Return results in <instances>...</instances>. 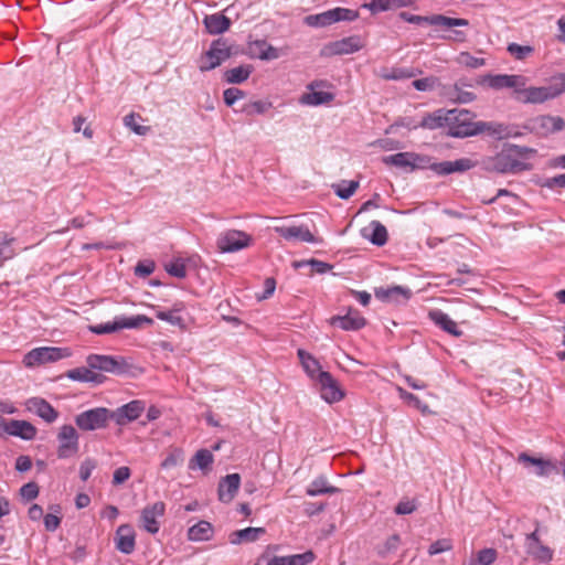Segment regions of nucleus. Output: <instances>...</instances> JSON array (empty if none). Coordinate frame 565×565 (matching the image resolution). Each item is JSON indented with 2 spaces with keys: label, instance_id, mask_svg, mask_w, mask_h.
<instances>
[{
  "label": "nucleus",
  "instance_id": "dca6fc26",
  "mask_svg": "<svg viewBox=\"0 0 565 565\" xmlns=\"http://www.w3.org/2000/svg\"><path fill=\"white\" fill-rule=\"evenodd\" d=\"M526 553L535 561L548 563L553 558V551L548 546L542 544L536 529L525 537Z\"/></svg>",
  "mask_w": 565,
  "mask_h": 565
},
{
  "label": "nucleus",
  "instance_id": "49530a36",
  "mask_svg": "<svg viewBox=\"0 0 565 565\" xmlns=\"http://www.w3.org/2000/svg\"><path fill=\"white\" fill-rule=\"evenodd\" d=\"M508 53L515 60L525 61L534 53V47L531 45H520L518 43H510L507 47Z\"/></svg>",
  "mask_w": 565,
  "mask_h": 565
},
{
  "label": "nucleus",
  "instance_id": "5fc2aeb1",
  "mask_svg": "<svg viewBox=\"0 0 565 565\" xmlns=\"http://www.w3.org/2000/svg\"><path fill=\"white\" fill-rule=\"evenodd\" d=\"M550 94H553V98L557 97L565 92V74H558L551 78L550 84L546 86Z\"/></svg>",
  "mask_w": 565,
  "mask_h": 565
},
{
  "label": "nucleus",
  "instance_id": "393cba45",
  "mask_svg": "<svg viewBox=\"0 0 565 565\" xmlns=\"http://www.w3.org/2000/svg\"><path fill=\"white\" fill-rule=\"evenodd\" d=\"M241 484V477L238 473L227 475L218 484V498L223 502L233 500L235 493L238 491Z\"/></svg>",
  "mask_w": 565,
  "mask_h": 565
},
{
  "label": "nucleus",
  "instance_id": "8fccbe9b",
  "mask_svg": "<svg viewBox=\"0 0 565 565\" xmlns=\"http://www.w3.org/2000/svg\"><path fill=\"white\" fill-rule=\"evenodd\" d=\"M53 512L43 515L44 526L46 531L54 532L61 524V507L52 505L50 508Z\"/></svg>",
  "mask_w": 565,
  "mask_h": 565
},
{
  "label": "nucleus",
  "instance_id": "ddd939ff",
  "mask_svg": "<svg viewBox=\"0 0 565 565\" xmlns=\"http://www.w3.org/2000/svg\"><path fill=\"white\" fill-rule=\"evenodd\" d=\"M315 383L320 392L321 398L329 404L340 402L344 397V392L329 372L320 373L319 380Z\"/></svg>",
  "mask_w": 565,
  "mask_h": 565
},
{
  "label": "nucleus",
  "instance_id": "bb28decb",
  "mask_svg": "<svg viewBox=\"0 0 565 565\" xmlns=\"http://www.w3.org/2000/svg\"><path fill=\"white\" fill-rule=\"evenodd\" d=\"M266 533L264 527H246L237 530L228 535V541L233 545H239L243 543L256 542L262 535Z\"/></svg>",
  "mask_w": 565,
  "mask_h": 565
},
{
  "label": "nucleus",
  "instance_id": "052dcab7",
  "mask_svg": "<svg viewBox=\"0 0 565 565\" xmlns=\"http://www.w3.org/2000/svg\"><path fill=\"white\" fill-rule=\"evenodd\" d=\"M244 96H245L244 92L242 89L235 88V87L227 88L223 93L224 103L227 106H233L235 104V102L244 98Z\"/></svg>",
  "mask_w": 565,
  "mask_h": 565
},
{
  "label": "nucleus",
  "instance_id": "6ab92c4d",
  "mask_svg": "<svg viewBox=\"0 0 565 565\" xmlns=\"http://www.w3.org/2000/svg\"><path fill=\"white\" fill-rule=\"evenodd\" d=\"M362 47L360 39L356 36L344 38L329 43L323 49L324 55H347L359 51Z\"/></svg>",
  "mask_w": 565,
  "mask_h": 565
},
{
  "label": "nucleus",
  "instance_id": "473e14b6",
  "mask_svg": "<svg viewBox=\"0 0 565 565\" xmlns=\"http://www.w3.org/2000/svg\"><path fill=\"white\" fill-rule=\"evenodd\" d=\"M340 490L337 487L329 484L326 477L320 476L315 479L306 490L307 495L317 497L321 494H333Z\"/></svg>",
  "mask_w": 565,
  "mask_h": 565
},
{
  "label": "nucleus",
  "instance_id": "9b49d317",
  "mask_svg": "<svg viewBox=\"0 0 565 565\" xmlns=\"http://www.w3.org/2000/svg\"><path fill=\"white\" fill-rule=\"evenodd\" d=\"M58 448L57 456L61 459L68 458L77 454L78 446V434L72 425H63L60 428L58 435Z\"/></svg>",
  "mask_w": 565,
  "mask_h": 565
},
{
  "label": "nucleus",
  "instance_id": "7ed1b4c3",
  "mask_svg": "<svg viewBox=\"0 0 565 565\" xmlns=\"http://www.w3.org/2000/svg\"><path fill=\"white\" fill-rule=\"evenodd\" d=\"M387 166H395L402 169H430L440 175L454 172H465L473 168V162L468 158H461L455 161L433 162L430 157L415 152H398L383 158Z\"/></svg>",
  "mask_w": 565,
  "mask_h": 565
},
{
  "label": "nucleus",
  "instance_id": "c85d7f7f",
  "mask_svg": "<svg viewBox=\"0 0 565 565\" xmlns=\"http://www.w3.org/2000/svg\"><path fill=\"white\" fill-rule=\"evenodd\" d=\"M203 24L210 34H222L231 26V20L221 13L206 15Z\"/></svg>",
  "mask_w": 565,
  "mask_h": 565
},
{
  "label": "nucleus",
  "instance_id": "c03bdc74",
  "mask_svg": "<svg viewBox=\"0 0 565 565\" xmlns=\"http://www.w3.org/2000/svg\"><path fill=\"white\" fill-rule=\"evenodd\" d=\"M497 551L494 548H483L477 553L475 558H471L463 565H491L497 559Z\"/></svg>",
  "mask_w": 565,
  "mask_h": 565
},
{
  "label": "nucleus",
  "instance_id": "603ef678",
  "mask_svg": "<svg viewBox=\"0 0 565 565\" xmlns=\"http://www.w3.org/2000/svg\"><path fill=\"white\" fill-rule=\"evenodd\" d=\"M141 119L139 115L129 114L124 117V124L126 127L131 129L135 134L139 136H145L150 130L149 127L142 126L138 124V120Z\"/></svg>",
  "mask_w": 565,
  "mask_h": 565
},
{
  "label": "nucleus",
  "instance_id": "de8ad7c7",
  "mask_svg": "<svg viewBox=\"0 0 565 565\" xmlns=\"http://www.w3.org/2000/svg\"><path fill=\"white\" fill-rule=\"evenodd\" d=\"M401 544V536L393 534L385 540V542L376 547V553L381 557H386L388 554L395 552Z\"/></svg>",
  "mask_w": 565,
  "mask_h": 565
},
{
  "label": "nucleus",
  "instance_id": "7c9ffc66",
  "mask_svg": "<svg viewBox=\"0 0 565 565\" xmlns=\"http://www.w3.org/2000/svg\"><path fill=\"white\" fill-rule=\"evenodd\" d=\"M415 0H372L363 7L367 8L372 13L394 10L403 7L412 6Z\"/></svg>",
  "mask_w": 565,
  "mask_h": 565
},
{
  "label": "nucleus",
  "instance_id": "774afa93",
  "mask_svg": "<svg viewBox=\"0 0 565 565\" xmlns=\"http://www.w3.org/2000/svg\"><path fill=\"white\" fill-rule=\"evenodd\" d=\"M154 270L153 262H139L135 268V274L139 277H147Z\"/></svg>",
  "mask_w": 565,
  "mask_h": 565
},
{
  "label": "nucleus",
  "instance_id": "bf43d9fd",
  "mask_svg": "<svg viewBox=\"0 0 565 565\" xmlns=\"http://www.w3.org/2000/svg\"><path fill=\"white\" fill-rule=\"evenodd\" d=\"M262 47L258 57L260 60H276L279 57V52L276 47L268 45L266 42H256Z\"/></svg>",
  "mask_w": 565,
  "mask_h": 565
},
{
  "label": "nucleus",
  "instance_id": "0e129e2a",
  "mask_svg": "<svg viewBox=\"0 0 565 565\" xmlns=\"http://www.w3.org/2000/svg\"><path fill=\"white\" fill-rule=\"evenodd\" d=\"M452 548L451 542L447 539L437 540L428 548L429 555H436Z\"/></svg>",
  "mask_w": 565,
  "mask_h": 565
},
{
  "label": "nucleus",
  "instance_id": "6e6552de",
  "mask_svg": "<svg viewBox=\"0 0 565 565\" xmlns=\"http://www.w3.org/2000/svg\"><path fill=\"white\" fill-rule=\"evenodd\" d=\"M231 56V50L226 42L218 39L212 42L210 49L200 57L199 68L201 72L211 71L220 66Z\"/></svg>",
  "mask_w": 565,
  "mask_h": 565
},
{
  "label": "nucleus",
  "instance_id": "6e6d98bb",
  "mask_svg": "<svg viewBox=\"0 0 565 565\" xmlns=\"http://www.w3.org/2000/svg\"><path fill=\"white\" fill-rule=\"evenodd\" d=\"M398 393L401 398H403L409 405H413L417 409L422 411L423 413H425L428 409V406L423 404L422 401L416 395L405 391L402 387H398Z\"/></svg>",
  "mask_w": 565,
  "mask_h": 565
},
{
  "label": "nucleus",
  "instance_id": "864d4df0",
  "mask_svg": "<svg viewBox=\"0 0 565 565\" xmlns=\"http://www.w3.org/2000/svg\"><path fill=\"white\" fill-rule=\"evenodd\" d=\"M555 471H557V466L552 460L540 458L537 465L534 466V473L539 477H547Z\"/></svg>",
  "mask_w": 565,
  "mask_h": 565
},
{
  "label": "nucleus",
  "instance_id": "20e7f679",
  "mask_svg": "<svg viewBox=\"0 0 565 565\" xmlns=\"http://www.w3.org/2000/svg\"><path fill=\"white\" fill-rule=\"evenodd\" d=\"M525 149L518 146L503 148L499 153L486 160L487 170L499 173H516L527 169L523 161Z\"/></svg>",
  "mask_w": 565,
  "mask_h": 565
},
{
  "label": "nucleus",
  "instance_id": "4c0bfd02",
  "mask_svg": "<svg viewBox=\"0 0 565 565\" xmlns=\"http://www.w3.org/2000/svg\"><path fill=\"white\" fill-rule=\"evenodd\" d=\"M447 96L451 100L460 104L471 103L476 98L475 93L463 89L459 84H455L454 86L449 87L447 90Z\"/></svg>",
  "mask_w": 565,
  "mask_h": 565
},
{
  "label": "nucleus",
  "instance_id": "a19ab883",
  "mask_svg": "<svg viewBox=\"0 0 565 565\" xmlns=\"http://www.w3.org/2000/svg\"><path fill=\"white\" fill-rule=\"evenodd\" d=\"M375 296L383 300H396L399 296L408 299L411 296L409 289H405L401 286H394L387 289H379L375 291Z\"/></svg>",
  "mask_w": 565,
  "mask_h": 565
},
{
  "label": "nucleus",
  "instance_id": "4468645a",
  "mask_svg": "<svg viewBox=\"0 0 565 565\" xmlns=\"http://www.w3.org/2000/svg\"><path fill=\"white\" fill-rule=\"evenodd\" d=\"M250 236L242 231L231 230L221 234L217 238V247L223 253H233L247 247Z\"/></svg>",
  "mask_w": 565,
  "mask_h": 565
},
{
  "label": "nucleus",
  "instance_id": "f3484780",
  "mask_svg": "<svg viewBox=\"0 0 565 565\" xmlns=\"http://www.w3.org/2000/svg\"><path fill=\"white\" fill-rule=\"evenodd\" d=\"M143 411L145 403L142 401L136 399L118 407L115 412H110V414L111 419H114L117 425L124 426L137 419Z\"/></svg>",
  "mask_w": 565,
  "mask_h": 565
},
{
  "label": "nucleus",
  "instance_id": "a211bd4d",
  "mask_svg": "<svg viewBox=\"0 0 565 565\" xmlns=\"http://www.w3.org/2000/svg\"><path fill=\"white\" fill-rule=\"evenodd\" d=\"M365 319L356 309H349L344 316H335L330 319V323L334 328L345 331H356L365 326Z\"/></svg>",
  "mask_w": 565,
  "mask_h": 565
},
{
  "label": "nucleus",
  "instance_id": "e2e57ef3",
  "mask_svg": "<svg viewBox=\"0 0 565 565\" xmlns=\"http://www.w3.org/2000/svg\"><path fill=\"white\" fill-rule=\"evenodd\" d=\"M20 494L26 501L34 500L39 495V486L33 481L28 482L21 487Z\"/></svg>",
  "mask_w": 565,
  "mask_h": 565
},
{
  "label": "nucleus",
  "instance_id": "ea45409f",
  "mask_svg": "<svg viewBox=\"0 0 565 565\" xmlns=\"http://www.w3.org/2000/svg\"><path fill=\"white\" fill-rule=\"evenodd\" d=\"M188 259L175 257L164 265L167 273L177 278H184L188 274L186 265Z\"/></svg>",
  "mask_w": 565,
  "mask_h": 565
},
{
  "label": "nucleus",
  "instance_id": "a878e982",
  "mask_svg": "<svg viewBox=\"0 0 565 565\" xmlns=\"http://www.w3.org/2000/svg\"><path fill=\"white\" fill-rule=\"evenodd\" d=\"M315 558V553L312 551H307L301 554L274 556L268 559L266 565H308L311 564Z\"/></svg>",
  "mask_w": 565,
  "mask_h": 565
},
{
  "label": "nucleus",
  "instance_id": "09e8293b",
  "mask_svg": "<svg viewBox=\"0 0 565 565\" xmlns=\"http://www.w3.org/2000/svg\"><path fill=\"white\" fill-rule=\"evenodd\" d=\"M63 355H24L23 364L26 367H35L46 363L56 362Z\"/></svg>",
  "mask_w": 565,
  "mask_h": 565
},
{
  "label": "nucleus",
  "instance_id": "39448f33",
  "mask_svg": "<svg viewBox=\"0 0 565 565\" xmlns=\"http://www.w3.org/2000/svg\"><path fill=\"white\" fill-rule=\"evenodd\" d=\"M152 319L142 315L132 317L119 316L115 317L113 321L98 323L92 326L89 329L96 334H107L121 329H135L141 327L142 324H152Z\"/></svg>",
  "mask_w": 565,
  "mask_h": 565
},
{
  "label": "nucleus",
  "instance_id": "423d86ee",
  "mask_svg": "<svg viewBox=\"0 0 565 565\" xmlns=\"http://www.w3.org/2000/svg\"><path fill=\"white\" fill-rule=\"evenodd\" d=\"M356 11L347 8H334L318 14H310L305 18V23L312 28H323L339 21H353L358 19Z\"/></svg>",
  "mask_w": 565,
  "mask_h": 565
},
{
  "label": "nucleus",
  "instance_id": "c9c22d12",
  "mask_svg": "<svg viewBox=\"0 0 565 565\" xmlns=\"http://www.w3.org/2000/svg\"><path fill=\"white\" fill-rule=\"evenodd\" d=\"M252 71L253 68L250 65H239L237 67L227 70L225 72V79L232 84H239L249 77Z\"/></svg>",
  "mask_w": 565,
  "mask_h": 565
},
{
  "label": "nucleus",
  "instance_id": "2eb2a0df",
  "mask_svg": "<svg viewBox=\"0 0 565 565\" xmlns=\"http://www.w3.org/2000/svg\"><path fill=\"white\" fill-rule=\"evenodd\" d=\"M166 504L162 501H157L149 504L141 510L140 522L145 531L150 534H156L160 530L159 518L163 516Z\"/></svg>",
  "mask_w": 565,
  "mask_h": 565
},
{
  "label": "nucleus",
  "instance_id": "c756f323",
  "mask_svg": "<svg viewBox=\"0 0 565 565\" xmlns=\"http://www.w3.org/2000/svg\"><path fill=\"white\" fill-rule=\"evenodd\" d=\"M429 318L436 326L446 332L456 337L461 335V331L458 329V324L441 310H431L429 312Z\"/></svg>",
  "mask_w": 565,
  "mask_h": 565
},
{
  "label": "nucleus",
  "instance_id": "1a4fd4ad",
  "mask_svg": "<svg viewBox=\"0 0 565 565\" xmlns=\"http://www.w3.org/2000/svg\"><path fill=\"white\" fill-rule=\"evenodd\" d=\"M399 18L408 23L413 24H422L427 23L430 25L443 26V28H457V26H468L469 21L461 18H449L443 14H433L429 17H422L411 14L408 12H401Z\"/></svg>",
  "mask_w": 565,
  "mask_h": 565
},
{
  "label": "nucleus",
  "instance_id": "69168bd1",
  "mask_svg": "<svg viewBox=\"0 0 565 565\" xmlns=\"http://www.w3.org/2000/svg\"><path fill=\"white\" fill-rule=\"evenodd\" d=\"M96 468V461L90 458H86L79 467V477L83 481H87L93 472V470Z\"/></svg>",
  "mask_w": 565,
  "mask_h": 565
},
{
  "label": "nucleus",
  "instance_id": "e433bc0d",
  "mask_svg": "<svg viewBox=\"0 0 565 565\" xmlns=\"http://www.w3.org/2000/svg\"><path fill=\"white\" fill-rule=\"evenodd\" d=\"M214 457L213 454L207 449H200L193 456V458L189 462V468H200L201 470H206L213 463Z\"/></svg>",
  "mask_w": 565,
  "mask_h": 565
},
{
  "label": "nucleus",
  "instance_id": "4d7b16f0",
  "mask_svg": "<svg viewBox=\"0 0 565 565\" xmlns=\"http://www.w3.org/2000/svg\"><path fill=\"white\" fill-rule=\"evenodd\" d=\"M417 510L416 500L404 499L401 500L395 507L394 511L398 515L412 514Z\"/></svg>",
  "mask_w": 565,
  "mask_h": 565
},
{
  "label": "nucleus",
  "instance_id": "f8f14e48",
  "mask_svg": "<svg viewBox=\"0 0 565 565\" xmlns=\"http://www.w3.org/2000/svg\"><path fill=\"white\" fill-rule=\"evenodd\" d=\"M274 231L288 242H305V243H322V239L316 237L307 225H281L275 226Z\"/></svg>",
  "mask_w": 565,
  "mask_h": 565
},
{
  "label": "nucleus",
  "instance_id": "0eeeda50",
  "mask_svg": "<svg viewBox=\"0 0 565 565\" xmlns=\"http://www.w3.org/2000/svg\"><path fill=\"white\" fill-rule=\"evenodd\" d=\"M109 419H111L109 409L96 407L76 415L75 424L81 430L89 431L106 428Z\"/></svg>",
  "mask_w": 565,
  "mask_h": 565
},
{
  "label": "nucleus",
  "instance_id": "5701e85b",
  "mask_svg": "<svg viewBox=\"0 0 565 565\" xmlns=\"http://www.w3.org/2000/svg\"><path fill=\"white\" fill-rule=\"evenodd\" d=\"M116 548L124 554H131L136 547V535L128 524L120 525L115 536Z\"/></svg>",
  "mask_w": 565,
  "mask_h": 565
},
{
  "label": "nucleus",
  "instance_id": "2f4dec72",
  "mask_svg": "<svg viewBox=\"0 0 565 565\" xmlns=\"http://www.w3.org/2000/svg\"><path fill=\"white\" fill-rule=\"evenodd\" d=\"M213 525L207 521H200L188 531V539L194 542L210 541L213 536Z\"/></svg>",
  "mask_w": 565,
  "mask_h": 565
},
{
  "label": "nucleus",
  "instance_id": "cd10ccee",
  "mask_svg": "<svg viewBox=\"0 0 565 565\" xmlns=\"http://www.w3.org/2000/svg\"><path fill=\"white\" fill-rule=\"evenodd\" d=\"M362 235L376 246H383L387 242V230L379 221H372L369 226L364 227Z\"/></svg>",
  "mask_w": 565,
  "mask_h": 565
},
{
  "label": "nucleus",
  "instance_id": "72a5a7b5",
  "mask_svg": "<svg viewBox=\"0 0 565 565\" xmlns=\"http://www.w3.org/2000/svg\"><path fill=\"white\" fill-rule=\"evenodd\" d=\"M184 309L183 302L173 303L172 308L169 311L158 310L156 312V317L162 321H167L171 326H183V318L180 316V312Z\"/></svg>",
  "mask_w": 565,
  "mask_h": 565
},
{
  "label": "nucleus",
  "instance_id": "79ce46f5",
  "mask_svg": "<svg viewBox=\"0 0 565 565\" xmlns=\"http://www.w3.org/2000/svg\"><path fill=\"white\" fill-rule=\"evenodd\" d=\"M545 132H556L565 128V121L558 116H542L537 119Z\"/></svg>",
  "mask_w": 565,
  "mask_h": 565
},
{
  "label": "nucleus",
  "instance_id": "412c9836",
  "mask_svg": "<svg viewBox=\"0 0 565 565\" xmlns=\"http://www.w3.org/2000/svg\"><path fill=\"white\" fill-rule=\"evenodd\" d=\"M323 86V82H312L308 85L310 92L305 93L300 97V103L308 106H319L329 104L334 99V95L329 92L316 90V88Z\"/></svg>",
  "mask_w": 565,
  "mask_h": 565
},
{
  "label": "nucleus",
  "instance_id": "b1692460",
  "mask_svg": "<svg viewBox=\"0 0 565 565\" xmlns=\"http://www.w3.org/2000/svg\"><path fill=\"white\" fill-rule=\"evenodd\" d=\"M4 431L12 436L31 440L36 435V428L29 422L12 419L4 426Z\"/></svg>",
  "mask_w": 565,
  "mask_h": 565
},
{
  "label": "nucleus",
  "instance_id": "680f3d73",
  "mask_svg": "<svg viewBox=\"0 0 565 565\" xmlns=\"http://www.w3.org/2000/svg\"><path fill=\"white\" fill-rule=\"evenodd\" d=\"M302 265H310L312 270L318 274H324L332 269L330 264L313 258L307 262L297 263L296 267H300Z\"/></svg>",
  "mask_w": 565,
  "mask_h": 565
},
{
  "label": "nucleus",
  "instance_id": "13d9d810",
  "mask_svg": "<svg viewBox=\"0 0 565 565\" xmlns=\"http://www.w3.org/2000/svg\"><path fill=\"white\" fill-rule=\"evenodd\" d=\"M338 364L342 370L350 373H359V367L362 365L352 355H342V360L338 361Z\"/></svg>",
  "mask_w": 565,
  "mask_h": 565
},
{
  "label": "nucleus",
  "instance_id": "58836bf2",
  "mask_svg": "<svg viewBox=\"0 0 565 565\" xmlns=\"http://www.w3.org/2000/svg\"><path fill=\"white\" fill-rule=\"evenodd\" d=\"M455 61L457 64L471 70H477L487 65L486 58L473 56L469 52H460L456 56Z\"/></svg>",
  "mask_w": 565,
  "mask_h": 565
},
{
  "label": "nucleus",
  "instance_id": "338daca9",
  "mask_svg": "<svg viewBox=\"0 0 565 565\" xmlns=\"http://www.w3.org/2000/svg\"><path fill=\"white\" fill-rule=\"evenodd\" d=\"M11 256L10 239L7 234L0 232V260L10 258Z\"/></svg>",
  "mask_w": 565,
  "mask_h": 565
},
{
  "label": "nucleus",
  "instance_id": "9d476101",
  "mask_svg": "<svg viewBox=\"0 0 565 565\" xmlns=\"http://www.w3.org/2000/svg\"><path fill=\"white\" fill-rule=\"evenodd\" d=\"M527 82V77L516 74H487L481 79V84L487 85L492 89L499 90L503 88H511L513 89L515 96L518 94L519 88L521 86H525Z\"/></svg>",
  "mask_w": 565,
  "mask_h": 565
},
{
  "label": "nucleus",
  "instance_id": "a18cd8bd",
  "mask_svg": "<svg viewBox=\"0 0 565 565\" xmlns=\"http://www.w3.org/2000/svg\"><path fill=\"white\" fill-rule=\"evenodd\" d=\"M416 75L415 71L408 70V68H401V67H393V68H384L381 72V77L384 79H404V78H411Z\"/></svg>",
  "mask_w": 565,
  "mask_h": 565
},
{
  "label": "nucleus",
  "instance_id": "f03ea898",
  "mask_svg": "<svg viewBox=\"0 0 565 565\" xmlns=\"http://www.w3.org/2000/svg\"><path fill=\"white\" fill-rule=\"evenodd\" d=\"M103 372L135 376L141 372V367L134 363L131 356L88 355L87 365L70 370L67 376L74 381L99 384L105 379Z\"/></svg>",
  "mask_w": 565,
  "mask_h": 565
},
{
  "label": "nucleus",
  "instance_id": "37998d69",
  "mask_svg": "<svg viewBox=\"0 0 565 565\" xmlns=\"http://www.w3.org/2000/svg\"><path fill=\"white\" fill-rule=\"evenodd\" d=\"M358 188L359 182L354 180L342 181L341 183L332 184L334 193L343 200L350 199L355 193Z\"/></svg>",
  "mask_w": 565,
  "mask_h": 565
},
{
  "label": "nucleus",
  "instance_id": "f704fd0d",
  "mask_svg": "<svg viewBox=\"0 0 565 565\" xmlns=\"http://www.w3.org/2000/svg\"><path fill=\"white\" fill-rule=\"evenodd\" d=\"M301 364L308 376L312 381L319 380L320 373H327L323 371L320 363L315 359V355H299Z\"/></svg>",
  "mask_w": 565,
  "mask_h": 565
},
{
  "label": "nucleus",
  "instance_id": "3c124183",
  "mask_svg": "<svg viewBox=\"0 0 565 565\" xmlns=\"http://www.w3.org/2000/svg\"><path fill=\"white\" fill-rule=\"evenodd\" d=\"M184 456L183 450L180 448H173L169 451L167 457L161 462L162 469H171L183 462Z\"/></svg>",
  "mask_w": 565,
  "mask_h": 565
},
{
  "label": "nucleus",
  "instance_id": "f257e3e1",
  "mask_svg": "<svg viewBox=\"0 0 565 565\" xmlns=\"http://www.w3.org/2000/svg\"><path fill=\"white\" fill-rule=\"evenodd\" d=\"M445 124H451L449 135L457 138H465L486 134L488 136L504 138L509 135L507 126L495 121H471L468 110H449L447 114L433 115L423 119L420 126L428 129H436Z\"/></svg>",
  "mask_w": 565,
  "mask_h": 565
},
{
  "label": "nucleus",
  "instance_id": "4be33fe9",
  "mask_svg": "<svg viewBox=\"0 0 565 565\" xmlns=\"http://www.w3.org/2000/svg\"><path fill=\"white\" fill-rule=\"evenodd\" d=\"M25 406L30 412L35 413L39 417L44 419L46 423H53L58 417V413L44 398H41V397L29 398L25 403Z\"/></svg>",
  "mask_w": 565,
  "mask_h": 565
},
{
  "label": "nucleus",
  "instance_id": "aec40b11",
  "mask_svg": "<svg viewBox=\"0 0 565 565\" xmlns=\"http://www.w3.org/2000/svg\"><path fill=\"white\" fill-rule=\"evenodd\" d=\"M519 102L524 104H541L553 98V94L548 93L546 86L541 87H526L521 86L518 90L516 97Z\"/></svg>",
  "mask_w": 565,
  "mask_h": 565
}]
</instances>
